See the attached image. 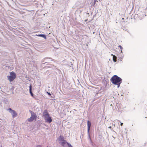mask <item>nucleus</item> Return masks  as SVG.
Segmentation results:
<instances>
[{"instance_id": "nucleus-6", "label": "nucleus", "mask_w": 147, "mask_h": 147, "mask_svg": "<svg viewBox=\"0 0 147 147\" xmlns=\"http://www.w3.org/2000/svg\"><path fill=\"white\" fill-rule=\"evenodd\" d=\"M57 140L59 144L64 140V137L63 136H60L57 139Z\"/></svg>"}, {"instance_id": "nucleus-20", "label": "nucleus", "mask_w": 147, "mask_h": 147, "mask_svg": "<svg viewBox=\"0 0 147 147\" xmlns=\"http://www.w3.org/2000/svg\"><path fill=\"white\" fill-rule=\"evenodd\" d=\"M109 128H111V127H109Z\"/></svg>"}, {"instance_id": "nucleus-19", "label": "nucleus", "mask_w": 147, "mask_h": 147, "mask_svg": "<svg viewBox=\"0 0 147 147\" xmlns=\"http://www.w3.org/2000/svg\"><path fill=\"white\" fill-rule=\"evenodd\" d=\"M48 94H49V95H51V94H50V93H48Z\"/></svg>"}, {"instance_id": "nucleus-15", "label": "nucleus", "mask_w": 147, "mask_h": 147, "mask_svg": "<svg viewBox=\"0 0 147 147\" xmlns=\"http://www.w3.org/2000/svg\"><path fill=\"white\" fill-rule=\"evenodd\" d=\"M120 48V49L121 50H122L123 49V48L121 45H119L118 46Z\"/></svg>"}, {"instance_id": "nucleus-5", "label": "nucleus", "mask_w": 147, "mask_h": 147, "mask_svg": "<svg viewBox=\"0 0 147 147\" xmlns=\"http://www.w3.org/2000/svg\"><path fill=\"white\" fill-rule=\"evenodd\" d=\"M8 109L11 114L13 118H14L17 116V114L15 111L11 109V108H9Z\"/></svg>"}, {"instance_id": "nucleus-12", "label": "nucleus", "mask_w": 147, "mask_h": 147, "mask_svg": "<svg viewBox=\"0 0 147 147\" xmlns=\"http://www.w3.org/2000/svg\"><path fill=\"white\" fill-rule=\"evenodd\" d=\"M29 88H30V93H32V85L31 84H30V86H29Z\"/></svg>"}, {"instance_id": "nucleus-13", "label": "nucleus", "mask_w": 147, "mask_h": 147, "mask_svg": "<svg viewBox=\"0 0 147 147\" xmlns=\"http://www.w3.org/2000/svg\"><path fill=\"white\" fill-rule=\"evenodd\" d=\"M96 2H97V0H94V4H93V6H94V5H95V3H96Z\"/></svg>"}, {"instance_id": "nucleus-17", "label": "nucleus", "mask_w": 147, "mask_h": 147, "mask_svg": "<svg viewBox=\"0 0 147 147\" xmlns=\"http://www.w3.org/2000/svg\"><path fill=\"white\" fill-rule=\"evenodd\" d=\"M36 147H41V146L40 145L37 146Z\"/></svg>"}, {"instance_id": "nucleus-14", "label": "nucleus", "mask_w": 147, "mask_h": 147, "mask_svg": "<svg viewBox=\"0 0 147 147\" xmlns=\"http://www.w3.org/2000/svg\"><path fill=\"white\" fill-rule=\"evenodd\" d=\"M67 145L68 146V147H72V146L69 143H67Z\"/></svg>"}, {"instance_id": "nucleus-9", "label": "nucleus", "mask_w": 147, "mask_h": 147, "mask_svg": "<svg viewBox=\"0 0 147 147\" xmlns=\"http://www.w3.org/2000/svg\"><path fill=\"white\" fill-rule=\"evenodd\" d=\"M43 114L45 117L49 115L47 110H46L44 111Z\"/></svg>"}, {"instance_id": "nucleus-2", "label": "nucleus", "mask_w": 147, "mask_h": 147, "mask_svg": "<svg viewBox=\"0 0 147 147\" xmlns=\"http://www.w3.org/2000/svg\"><path fill=\"white\" fill-rule=\"evenodd\" d=\"M10 76H7L8 79L9 80L10 82L13 81L16 78V74L13 71H12L10 73Z\"/></svg>"}, {"instance_id": "nucleus-7", "label": "nucleus", "mask_w": 147, "mask_h": 147, "mask_svg": "<svg viewBox=\"0 0 147 147\" xmlns=\"http://www.w3.org/2000/svg\"><path fill=\"white\" fill-rule=\"evenodd\" d=\"M67 143L68 142H67L66 140H64L63 142H61V143H59V144L62 146L65 147V145L66 144H67Z\"/></svg>"}, {"instance_id": "nucleus-11", "label": "nucleus", "mask_w": 147, "mask_h": 147, "mask_svg": "<svg viewBox=\"0 0 147 147\" xmlns=\"http://www.w3.org/2000/svg\"><path fill=\"white\" fill-rule=\"evenodd\" d=\"M112 55L113 56V61L115 62H116L117 61V57L115 56V55H113L112 54Z\"/></svg>"}, {"instance_id": "nucleus-16", "label": "nucleus", "mask_w": 147, "mask_h": 147, "mask_svg": "<svg viewBox=\"0 0 147 147\" xmlns=\"http://www.w3.org/2000/svg\"><path fill=\"white\" fill-rule=\"evenodd\" d=\"M31 95L32 96H33V94L32 93H32H30Z\"/></svg>"}, {"instance_id": "nucleus-10", "label": "nucleus", "mask_w": 147, "mask_h": 147, "mask_svg": "<svg viewBox=\"0 0 147 147\" xmlns=\"http://www.w3.org/2000/svg\"><path fill=\"white\" fill-rule=\"evenodd\" d=\"M37 36L42 37L44 38L45 39H46V37L45 35L44 34H39L37 35Z\"/></svg>"}, {"instance_id": "nucleus-8", "label": "nucleus", "mask_w": 147, "mask_h": 147, "mask_svg": "<svg viewBox=\"0 0 147 147\" xmlns=\"http://www.w3.org/2000/svg\"><path fill=\"white\" fill-rule=\"evenodd\" d=\"M91 123L89 121H87V126H88V132L89 133L90 128L91 126Z\"/></svg>"}, {"instance_id": "nucleus-1", "label": "nucleus", "mask_w": 147, "mask_h": 147, "mask_svg": "<svg viewBox=\"0 0 147 147\" xmlns=\"http://www.w3.org/2000/svg\"><path fill=\"white\" fill-rule=\"evenodd\" d=\"M112 83L115 85H117V87L119 88L121 82V78L117 75L113 76L111 79Z\"/></svg>"}, {"instance_id": "nucleus-21", "label": "nucleus", "mask_w": 147, "mask_h": 147, "mask_svg": "<svg viewBox=\"0 0 147 147\" xmlns=\"http://www.w3.org/2000/svg\"><path fill=\"white\" fill-rule=\"evenodd\" d=\"M121 51V52H122V50Z\"/></svg>"}, {"instance_id": "nucleus-18", "label": "nucleus", "mask_w": 147, "mask_h": 147, "mask_svg": "<svg viewBox=\"0 0 147 147\" xmlns=\"http://www.w3.org/2000/svg\"><path fill=\"white\" fill-rule=\"evenodd\" d=\"M123 124V123H121L120 125L121 126H122Z\"/></svg>"}, {"instance_id": "nucleus-3", "label": "nucleus", "mask_w": 147, "mask_h": 147, "mask_svg": "<svg viewBox=\"0 0 147 147\" xmlns=\"http://www.w3.org/2000/svg\"><path fill=\"white\" fill-rule=\"evenodd\" d=\"M37 116L35 114H32L31 113V115L30 117L28 119V121L29 122H31L34 120H36Z\"/></svg>"}, {"instance_id": "nucleus-4", "label": "nucleus", "mask_w": 147, "mask_h": 147, "mask_svg": "<svg viewBox=\"0 0 147 147\" xmlns=\"http://www.w3.org/2000/svg\"><path fill=\"white\" fill-rule=\"evenodd\" d=\"M45 122H46L49 123H51L52 121L51 117L49 116V115L45 117Z\"/></svg>"}]
</instances>
